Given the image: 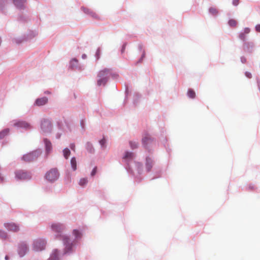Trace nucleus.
Listing matches in <instances>:
<instances>
[{
  "label": "nucleus",
  "instance_id": "f257e3e1",
  "mask_svg": "<svg viewBox=\"0 0 260 260\" xmlns=\"http://www.w3.org/2000/svg\"><path fill=\"white\" fill-rule=\"evenodd\" d=\"M41 154V150H37L24 155L22 159L26 162H31L36 160L40 156Z\"/></svg>",
  "mask_w": 260,
  "mask_h": 260
},
{
  "label": "nucleus",
  "instance_id": "f03ea898",
  "mask_svg": "<svg viewBox=\"0 0 260 260\" xmlns=\"http://www.w3.org/2000/svg\"><path fill=\"white\" fill-rule=\"evenodd\" d=\"M59 177V173L56 169H52L45 175L46 179L50 182L56 181Z\"/></svg>",
  "mask_w": 260,
  "mask_h": 260
},
{
  "label": "nucleus",
  "instance_id": "7ed1b4c3",
  "mask_svg": "<svg viewBox=\"0 0 260 260\" xmlns=\"http://www.w3.org/2000/svg\"><path fill=\"white\" fill-rule=\"evenodd\" d=\"M46 243L43 239H37L34 242V249L36 251H41L44 249Z\"/></svg>",
  "mask_w": 260,
  "mask_h": 260
},
{
  "label": "nucleus",
  "instance_id": "20e7f679",
  "mask_svg": "<svg viewBox=\"0 0 260 260\" xmlns=\"http://www.w3.org/2000/svg\"><path fill=\"white\" fill-rule=\"evenodd\" d=\"M15 176L16 178L19 180H25L30 178V176L29 173L22 170L16 171Z\"/></svg>",
  "mask_w": 260,
  "mask_h": 260
},
{
  "label": "nucleus",
  "instance_id": "39448f33",
  "mask_svg": "<svg viewBox=\"0 0 260 260\" xmlns=\"http://www.w3.org/2000/svg\"><path fill=\"white\" fill-rule=\"evenodd\" d=\"M41 129L45 133L50 132L51 130V124L49 120L44 119L41 122Z\"/></svg>",
  "mask_w": 260,
  "mask_h": 260
},
{
  "label": "nucleus",
  "instance_id": "423d86ee",
  "mask_svg": "<svg viewBox=\"0 0 260 260\" xmlns=\"http://www.w3.org/2000/svg\"><path fill=\"white\" fill-rule=\"evenodd\" d=\"M4 225L8 230L13 232H17L20 230L19 225L14 222L6 223Z\"/></svg>",
  "mask_w": 260,
  "mask_h": 260
},
{
  "label": "nucleus",
  "instance_id": "0eeeda50",
  "mask_svg": "<svg viewBox=\"0 0 260 260\" xmlns=\"http://www.w3.org/2000/svg\"><path fill=\"white\" fill-rule=\"evenodd\" d=\"M27 247L25 243H21L18 247V253L20 256H23L25 255L27 251Z\"/></svg>",
  "mask_w": 260,
  "mask_h": 260
},
{
  "label": "nucleus",
  "instance_id": "6e6552de",
  "mask_svg": "<svg viewBox=\"0 0 260 260\" xmlns=\"http://www.w3.org/2000/svg\"><path fill=\"white\" fill-rule=\"evenodd\" d=\"M51 229L56 233H60L64 228V226L60 223H53L51 224Z\"/></svg>",
  "mask_w": 260,
  "mask_h": 260
},
{
  "label": "nucleus",
  "instance_id": "1a4fd4ad",
  "mask_svg": "<svg viewBox=\"0 0 260 260\" xmlns=\"http://www.w3.org/2000/svg\"><path fill=\"white\" fill-rule=\"evenodd\" d=\"M48 102V98L47 97H43L37 99L35 103V105L37 106H42L45 105Z\"/></svg>",
  "mask_w": 260,
  "mask_h": 260
},
{
  "label": "nucleus",
  "instance_id": "9d476101",
  "mask_svg": "<svg viewBox=\"0 0 260 260\" xmlns=\"http://www.w3.org/2000/svg\"><path fill=\"white\" fill-rule=\"evenodd\" d=\"M153 141V139L148 134H146L142 139V142L145 146L152 143Z\"/></svg>",
  "mask_w": 260,
  "mask_h": 260
},
{
  "label": "nucleus",
  "instance_id": "9b49d317",
  "mask_svg": "<svg viewBox=\"0 0 260 260\" xmlns=\"http://www.w3.org/2000/svg\"><path fill=\"white\" fill-rule=\"evenodd\" d=\"M110 74V70L105 69L99 72L98 77H106V79L108 80V78Z\"/></svg>",
  "mask_w": 260,
  "mask_h": 260
},
{
  "label": "nucleus",
  "instance_id": "f8f14e48",
  "mask_svg": "<svg viewBox=\"0 0 260 260\" xmlns=\"http://www.w3.org/2000/svg\"><path fill=\"white\" fill-rule=\"evenodd\" d=\"M82 11L87 14H89L90 16H91L92 17L95 18L96 19H99V17L98 15L92 11H91L90 9H89L88 8L85 7H82Z\"/></svg>",
  "mask_w": 260,
  "mask_h": 260
},
{
  "label": "nucleus",
  "instance_id": "ddd939ff",
  "mask_svg": "<svg viewBox=\"0 0 260 260\" xmlns=\"http://www.w3.org/2000/svg\"><path fill=\"white\" fill-rule=\"evenodd\" d=\"M14 125L19 127L24 128L26 129L30 128V125L29 124L25 121H18L15 123Z\"/></svg>",
  "mask_w": 260,
  "mask_h": 260
},
{
  "label": "nucleus",
  "instance_id": "4468645a",
  "mask_svg": "<svg viewBox=\"0 0 260 260\" xmlns=\"http://www.w3.org/2000/svg\"><path fill=\"white\" fill-rule=\"evenodd\" d=\"M69 239L67 237H64L63 238V241L64 243L66 245L65 250H64V253H67L69 252L72 248V245L68 243Z\"/></svg>",
  "mask_w": 260,
  "mask_h": 260
},
{
  "label": "nucleus",
  "instance_id": "2eb2a0df",
  "mask_svg": "<svg viewBox=\"0 0 260 260\" xmlns=\"http://www.w3.org/2000/svg\"><path fill=\"white\" fill-rule=\"evenodd\" d=\"M44 143L45 144L46 151L47 153H49L52 149V145L51 142L46 139H45Z\"/></svg>",
  "mask_w": 260,
  "mask_h": 260
},
{
  "label": "nucleus",
  "instance_id": "dca6fc26",
  "mask_svg": "<svg viewBox=\"0 0 260 260\" xmlns=\"http://www.w3.org/2000/svg\"><path fill=\"white\" fill-rule=\"evenodd\" d=\"M26 2V0H13L14 5L18 8H22L24 4Z\"/></svg>",
  "mask_w": 260,
  "mask_h": 260
},
{
  "label": "nucleus",
  "instance_id": "f3484780",
  "mask_svg": "<svg viewBox=\"0 0 260 260\" xmlns=\"http://www.w3.org/2000/svg\"><path fill=\"white\" fill-rule=\"evenodd\" d=\"M98 80L97 81V84L98 86L101 85H105L107 81V79H106V77H98Z\"/></svg>",
  "mask_w": 260,
  "mask_h": 260
},
{
  "label": "nucleus",
  "instance_id": "a211bd4d",
  "mask_svg": "<svg viewBox=\"0 0 260 260\" xmlns=\"http://www.w3.org/2000/svg\"><path fill=\"white\" fill-rule=\"evenodd\" d=\"M58 252L57 250H54L51 255L49 260H58Z\"/></svg>",
  "mask_w": 260,
  "mask_h": 260
},
{
  "label": "nucleus",
  "instance_id": "6ab92c4d",
  "mask_svg": "<svg viewBox=\"0 0 260 260\" xmlns=\"http://www.w3.org/2000/svg\"><path fill=\"white\" fill-rule=\"evenodd\" d=\"M153 162L150 158H146V166L148 171H149L152 167Z\"/></svg>",
  "mask_w": 260,
  "mask_h": 260
},
{
  "label": "nucleus",
  "instance_id": "aec40b11",
  "mask_svg": "<svg viewBox=\"0 0 260 260\" xmlns=\"http://www.w3.org/2000/svg\"><path fill=\"white\" fill-rule=\"evenodd\" d=\"M71 165L74 171L77 169V161L75 157H72L71 159Z\"/></svg>",
  "mask_w": 260,
  "mask_h": 260
},
{
  "label": "nucleus",
  "instance_id": "412c9836",
  "mask_svg": "<svg viewBox=\"0 0 260 260\" xmlns=\"http://www.w3.org/2000/svg\"><path fill=\"white\" fill-rule=\"evenodd\" d=\"M209 11L210 14L214 16H216L218 14V11L216 8L211 7L209 9Z\"/></svg>",
  "mask_w": 260,
  "mask_h": 260
},
{
  "label": "nucleus",
  "instance_id": "4be33fe9",
  "mask_svg": "<svg viewBox=\"0 0 260 260\" xmlns=\"http://www.w3.org/2000/svg\"><path fill=\"white\" fill-rule=\"evenodd\" d=\"M187 95L189 98H190L191 99H193L196 96V93H195L193 89H189L188 91H187Z\"/></svg>",
  "mask_w": 260,
  "mask_h": 260
},
{
  "label": "nucleus",
  "instance_id": "5701e85b",
  "mask_svg": "<svg viewBox=\"0 0 260 260\" xmlns=\"http://www.w3.org/2000/svg\"><path fill=\"white\" fill-rule=\"evenodd\" d=\"M63 153L64 157L66 159H68L71 154V152H70V150L68 148H67L64 149V150H63Z\"/></svg>",
  "mask_w": 260,
  "mask_h": 260
},
{
  "label": "nucleus",
  "instance_id": "b1692460",
  "mask_svg": "<svg viewBox=\"0 0 260 260\" xmlns=\"http://www.w3.org/2000/svg\"><path fill=\"white\" fill-rule=\"evenodd\" d=\"M133 153L132 152H126L124 156V158L129 159L133 157Z\"/></svg>",
  "mask_w": 260,
  "mask_h": 260
},
{
  "label": "nucleus",
  "instance_id": "393cba45",
  "mask_svg": "<svg viewBox=\"0 0 260 260\" xmlns=\"http://www.w3.org/2000/svg\"><path fill=\"white\" fill-rule=\"evenodd\" d=\"M88 182V180L87 178H82L79 181V184L81 186H84L86 185Z\"/></svg>",
  "mask_w": 260,
  "mask_h": 260
},
{
  "label": "nucleus",
  "instance_id": "a878e982",
  "mask_svg": "<svg viewBox=\"0 0 260 260\" xmlns=\"http://www.w3.org/2000/svg\"><path fill=\"white\" fill-rule=\"evenodd\" d=\"M9 133L8 129H5L0 133V139H3Z\"/></svg>",
  "mask_w": 260,
  "mask_h": 260
},
{
  "label": "nucleus",
  "instance_id": "bb28decb",
  "mask_svg": "<svg viewBox=\"0 0 260 260\" xmlns=\"http://www.w3.org/2000/svg\"><path fill=\"white\" fill-rule=\"evenodd\" d=\"M228 23L232 27H235L237 25V21L234 19L230 20Z\"/></svg>",
  "mask_w": 260,
  "mask_h": 260
},
{
  "label": "nucleus",
  "instance_id": "cd10ccee",
  "mask_svg": "<svg viewBox=\"0 0 260 260\" xmlns=\"http://www.w3.org/2000/svg\"><path fill=\"white\" fill-rule=\"evenodd\" d=\"M73 234L76 237V238H80L81 237V233H80L79 231H78V230H74L73 231Z\"/></svg>",
  "mask_w": 260,
  "mask_h": 260
},
{
  "label": "nucleus",
  "instance_id": "c85d7f7f",
  "mask_svg": "<svg viewBox=\"0 0 260 260\" xmlns=\"http://www.w3.org/2000/svg\"><path fill=\"white\" fill-rule=\"evenodd\" d=\"M87 149L90 153H92L93 152V148L92 147V146L90 143H87Z\"/></svg>",
  "mask_w": 260,
  "mask_h": 260
},
{
  "label": "nucleus",
  "instance_id": "c756f323",
  "mask_svg": "<svg viewBox=\"0 0 260 260\" xmlns=\"http://www.w3.org/2000/svg\"><path fill=\"white\" fill-rule=\"evenodd\" d=\"M129 144H130L131 147L132 149H135V148H136L138 147V143H137L136 142L131 141L129 142Z\"/></svg>",
  "mask_w": 260,
  "mask_h": 260
},
{
  "label": "nucleus",
  "instance_id": "7c9ffc66",
  "mask_svg": "<svg viewBox=\"0 0 260 260\" xmlns=\"http://www.w3.org/2000/svg\"><path fill=\"white\" fill-rule=\"evenodd\" d=\"M6 237L7 234L5 232L0 230V237L3 239H5L6 238Z\"/></svg>",
  "mask_w": 260,
  "mask_h": 260
},
{
  "label": "nucleus",
  "instance_id": "2f4dec72",
  "mask_svg": "<svg viewBox=\"0 0 260 260\" xmlns=\"http://www.w3.org/2000/svg\"><path fill=\"white\" fill-rule=\"evenodd\" d=\"M239 38L241 40L244 41L246 38L245 34H244V32H241L239 35Z\"/></svg>",
  "mask_w": 260,
  "mask_h": 260
},
{
  "label": "nucleus",
  "instance_id": "473e14b6",
  "mask_svg": "<svg viewBox=\"0 0 260 260\" xmlns=\"http://www.w3.org/2000/svg\"><path fill=\"white\" fill-rule=\"evenodd\" d=\"M96 172H97V167H95L93 168V169L92 170L91 173V175L92 176H93L94 175H95V174L96 173Z\"/></svg>",
  "mask_w": 260,
  "mask_h": 260
},
{
  "label": "nucleus",
  "instance_id": "72a5a7b5",
  "mask_svg": "<svg viewBox=\"0 0 260 260\" xmlns=\"http://www.w3.org/2000/svg\"><path fill=\"white\" fill-rule=\"evenodd\" d=\"M240 0H233L232 4L234 6H237L239 4Z\"/></svg>",
  "mask_w": 260,
  "mask_h": 260
},
{
  "label": "nucleus",
  "instance_id": "f704fd0d",
  "mask_svg": "<svg viewBox=\"0 0 260 260\" xmlns=\"http://www.w3.org/2000/svg\"><path fill=\"white\" fill-rule=\"evenodd\" d=\"M100 143L102 146H104V145L106 143V140L104 138H103L100 141Z\"/></svg>",
  "mask_w": 260,
  "mask_h": 260
},
{
  "label": "nucleus",
  "instance_id": "c9c22d12",
  "mask_svg": "<svg viewBox=\"0 0 260 260\" xmlns=\"http://www.w3.org/2000/svg\"><path fill=\"white\" fill-rule=\"evenodd\" d=\"M250 29L248 27L245 28L244 30V33L245 34H248L250 32Z\"/></svg>",
  "mask_w": 260,
  "mask_h": 260
},
{
  "label": "nucleus",
  "instance_id": "e433bc0d",
  "mask_svg": "<svg viewBox=\"0 0 260 260\" xmlns=\"http://www.w3.org/2000/svg\"><path fill=\"white\" fill-rule=\"evenodd\" d=\"M255 30L257 32H260V24H257L255 26Z\"/></svg>",
  "mask_w": 260,
  "mask_h": 260
},
{
  "label": "nucleus",
  "instance_id": "4c0bfd02",
  "mask_svg": "<svg viewBox=\"0 0 260 260\" xmlns=\"http://www.w3.org/2000/svg\"><path fill=\"white\" fill-rule=\"evenodd\" d=\"M100 49H98L96 51V56L98 59L100 57Z\"/></svg>",
  "mask_w": 260,
  "mask_h": 260
},
{
  "label": "nucleus",
  "instance_id": "58836bf2",
  "mask_svg": "<svg viewBox=\"0 0 260 260\" xmlns=\"http://www.w3.org/2000/svg\"><path fill=\"white\" fill-rule=\"evenodd\" d=\"M70 148L72 150L75 151V145L74 144H71L70 145Z\"/></svg>",
  "mask_w": 260,
  "mask_h": 260
},
{
  "label": "nucleus",
  "instance_id": "ea45409f",
  "mask_svg": "<svg viewBox=\"0 0 260 260\" xmlns=\"http://www.w3.org/2000/svg\"><path fill=\"white\" fill-rule=\"evenodd\" d=\"M245 75L249 78H250L251 77V74L250 73L246 72L245 73Z\"/></svg>",
  "mask_w": 260,
  "mask_h": 260
},
{
  "label": "nucleus",
  "instance_id": "a19ab883",
  "mask_svg": "<svg viewBox=\"0 0 260 260\" xmlns=\"http://www.w3.org/2000/svg\"><path fill=\"white\" fill-rule=\"evenodd\" d=\"M77 60L76 59H73L71 61V63H77Z\"/></svg>",
  "mask_w": 260,
  "mask_h": 260
},
{
  "label": "nucleus",
  "instance_id": "79ce46f5",
  "mask_svg": "<svg viewBox=\"0 0 260 260\" xmlns=\"http://www.w3.org/2000/svg\"><path fill=\"white\" fill-rule=\"evenodd\" d=\"M4 181V177L2 176L0 174V182H2Z\"/></svg>",
  "mask_w": 260,
  "mask_h": 260
},
{
  "label": "nucleus",
  "instance_id": "37998d69",
  "mask_svg": "<svg viewBox=\"0 0 260 260\" xmlns=\"http://www.w3.org/2000/svg\"><path fill=\"white\" fill-rule=\"evenodd\" d=\"M86 55H85V54H83V55H82V58H85L86 57Z\"/></svg>",
  "mask_w": 260,
  "mask_h": 260
},
{
  "label": "nucleus",
  "instance_id": "c03bdc74",
  "mask_svg": "<svg viewBox=\"0 0 260 260\" xmlns=\"http://www.w3.org/2000/svg\"><path fill=\"white\" fill-rule=\"evenodd\" d=\"M5 258H6V259H8V256H6Z\"/></svg>",
  "mask_w": 260,
  "mask_h": 260
}]
</instances>
